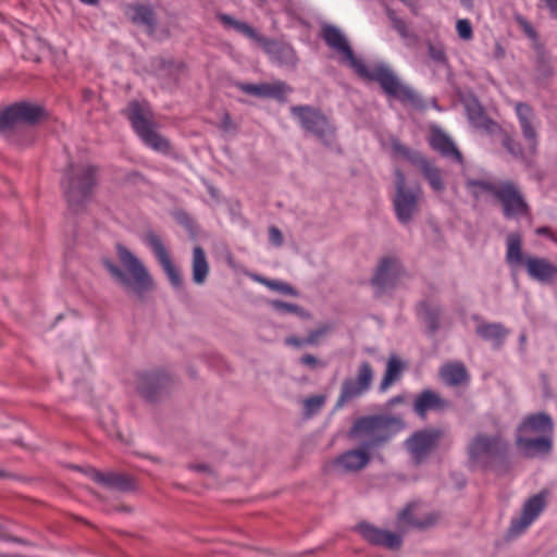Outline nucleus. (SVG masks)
<instances>
[{
    "label": "nucleus",
    "mask_w": 557,
    "mask_h": 557,
    "mask_svg": "<svg viewBox=\"0 0 557 557\" xmlns=\"http://www.w3.org/2000/svg\"><path fill=\"white\" fill-rule=\"evenodd\" d=\"M321 38L332 50L337 52L341 61L354 70L361 78L376 82L384 92L405 103H410L416 108L421 107V98L409 86L401 84L396 74L385 64H375L368 67L362 60L358 59L346 36L342 30L331 24H325L321 28Z\"/></svg>",
    "instance_id": "f257e3e1"
},
{
    "label": "nucleus",
    "mask_w": 557,
    "mask_h": 557,
    "mask_svg": "<svg viewBox=\"0 0 557 557\" xmlns=\"http://www.w3.org/2000/svg\"><path fill=\"white\" fill-rule=\"evenodd\" d=\"M215 17L224 28L233 29L257 44L272 62L286 67L297 65V53L288 42L265 37L248 23L238 21L230 14L219 12Z\"/></svg>",
    "instance_id": "f03ea898"
},
{
    "label": "nucleus",
    "mask_w": 557,
    "mask_h": 557,
    "mask_svg": "<svg viewBox=\"0 0 557 557\" xmlns=\"http://www.w3.org/2000/svg\"><path fill=\"white\" fill-rule=\"evenodd\" d=\"M405 429L404 420L398 416L373 414L358 418L349 430V437L371 451L387 443Z\"/></svg>",
    "instance_id": "7ed1b4c3"
},
{
    "label": "nucleus",
    "mask_w": 557,
    "mask_h": 557,
    "mask_svg": "<svg viewBox=\"0 0 557 557\" xmlns=\"http://www.w3.org/2000/svg\"><path fill=\"white\" fill-rule=\"evenodd\" d=\"M116 253L122 265L129 275L110 259H103L102 264L111 277L125 289L133 290L143 297L146 292L153 288V278L144 263L125 246L116 245Z\"/></svg>",
    "instance_id": "20e7f679"
},
{
    "label": "nucleus",
    "mask_w": 557,
    "mask_h": 557,
    "mask_svg": "<svg viewBox=\"0 0 557 557\" xmlns=\"http://www.w3.org/2000/svg\"><path fill=\"white\" fill-rule=\"evenodd\" d=\"M506 262L511 268L524 267L528 276L541 284L550 285L557 281V264L545 257L524 256L519 233H511L507 236Z\"/></svg>",
    "instance_id": "39448f33"
},
{
    "label": "nucleus",
    "mask_w": 557,
    "mask_h": 557,
    "mask_svg": "<svg viewBox=\"0 0 557 557\" xmlns=\"http://www.w3.org/2000/svg\"><path fill=\"white\" fill-rule=\"evenodd\" d=\"M125 114L134 132L147 147L163 154L170 153L171 144L156 131L152 112L147 103L132 101Z\"/></svg>",
    "instance_id": "423d86ee"
},
{
    "label": "nucleus",
    "mask_w": 557,
    "mask_h": 557,
    "mask_svg": "<svg viewBox=\"0 0 557 557\" xmlns=\"http://www.w3.org/2000/svg\"><path fill=\"white\" fill-rule=\"evenodd\" d=\"M98 169L91 164H69L62 180V187L72 208L81 206L97 184Z\"/></svg>",
    "instance_id": "0eeeda50"
},
{
    "label": "nucleus",
    "mask_w": 557,
    "mask_h": 557,
    "mask_svg": "<svg viewBox=\"0 0 557 557\" xmlns=\"http://www.w3.org/2000/svg\"><path fill=\"white\" fill-rule=\"evenodd\" d=\"M47 117L41 104L20 101L0 110V135L10 138L21 125L32 126Z\"/></svg>",
    "instance_id": "6e6552de"
},
{
    "label": "nucleus",
    "mask_w": 557,
    "mask_h": 557,
    "mask_svg": "<svg viewBox=\"0 0 557 557\" xmlns=\"http://www.w3.org/2000/svg\"><path fill=\"white\" fill-rule=\"evenodd\" d=\"M469 463L472 468L485 469L496 458H503L508 453V444L500 435L476 434L469 443Z\"/></svg>",
    "instance_id": "1a4fd4ad"
},
{
    "label": "nucleus",
    "mask_w": 557,
    "mask_h": 557,
    "mask_svg": "<svg viewBox=\"0 0 557 557\" xmlns=\"http://www.w3.org/2000/svg\"><path fill=\"white\" fill-rule=\"evenodd\" d=\"M395 196L393 198L394 211L401 224H408L420 211L422 189L417 186L409 188L406 185V176L399 169L395 170Z\"/></svg>",
    "instance_id": "9d476101"
},
{
    "label": "nucleus",
    "mask_w": 557,
    "mask_h": 557,
    "mask_svg": "<svg viewBox=\"0 0 557 557\" xmlns=\"http://www.w3.org/2000/svg\"><path fill=\"white\" fill-rule=\"evenodd\" d=\"M391 146L395 156H400L412 165L419 168L424 180L433 191L441 194L446 185L442 175V170L433 161L425 158L420 151L403 145L397 138L391 139Z\"/></svg>",
    "instance_id": "9b49d317"
},
{
    "label": "nucleus",
    "mask_w": 557,
    "mask_h": 557,
    "mask_svg": "<svg viewBox=\"0 0 557 557\" xmlns=\"http://www.w3.org/2000/svg\"><path fill=\"white\" fill-rule=\"evenodd\" d=\"M290 114L307 133L317 137L324 145H330L334 139L335 128L320 109L307 104L293 106Z\"/></svg>",
    "instance_id": "f8f14e48"
},
{
    "label": "nucleus",
    "mask_w": 557,
    "mask_h": 557,
    "mask_svg": "<svg viewBox=\"0 0 557 557\" xmlns=\"http://www.w3.org/2000/svg\"><path fill=\"white\" fill-rule=\"evenodd\" d=\"M372 380V367L368 361H364L359 366L356 377H346L343 381L335 409H341L347 403L361 397L370 389Z\"/></svg>",
    "instance_id": "ddd939ff"
},
{
    "label": "nucleus",
    "mask_w": 557,
    "mask_h": 557,
    "mask_svg": "<svg viewBox=\"0 0 557 557\" xmlns=\"http://www.w3.org/2000/svg\"><path fill=\"white\" fill-rule=\"evenodd\" d=\"M496 200L500 203L503 215L506 219H516L530 214V207L522 191L510 180L500 181V189Z\"/></svg>",
    "instance_id": "4468645a"
},
{
    "label": "nucleus",
    "mask_w": 557,
    "mask_h": 557,
    "mask_svg": "<svg viewBox=\"0 0 557 557\" xmlns=\"http://www.w3.org/2000/svg\"><path fill=\"white\" fill-rule=\"evenodd\" d=\"M144 243L150 248L154 258L164 271L171 286L175 289L183 287V276L180 269L174 264L166 247L164 246L161 237L152 231H149L144 236Z\"/></svg>",
    "instance_id": "2eb2a0df"
},
{
    "label": "nucleus",
    "mask_w": 557,
    "mask_h": 557,
    "mask_svg": "<svg viewBox=\"0 0 557 557\" xmlns=\"http://www.w3.org/2000/svg\"><path fill=\"white\" fill-rule=\"evenodd\" d=\"M444 435L441 429H425L414 432L409 436L405 446L413 462L420 465L426 460L430 454L436 448L438 441Z\"/></svg>",
    "instance_id": "dca6fc26"
},
{
    "label": "nucleus",
    "mask_w": 557,
    "mask_h": 557,
    "mask_svg": "<svg viewBox=\"0 0 557 557\" xmlns=\"http://www.w3.org/2000/svg\"><path fill=\"white\" fill-rule=\"evenodd\" d=\"M547 492L542 491L523 504L521 513L517 518H512L509 525V534L511 536H518L522 534L541 515L546 505Z\"/></svg>",
    "instance_id": "f3484780"
},
{
    "label": "nucleus",
    "mask_w": 557,
    "mask_h": 557,
    "mask_svg": "<svg viewBox=\"0 0 557 557\" xmlns=\"http://www.w3.org/2000/svg\"><path fill=\"white\" fill-rule=\"evenodd\" d=\"M404 273V269L397 258L384 257L380 260L375 273L371 278V285L376 294L395 287L398 277Z\"/></svg>",
    "instance_id": "a211bd4d"
},
{
    "label": "nucleus",
    "mask_w": 557,
    "mask_h": 557,
    "mask_svg": "<svg viewBox=\"0 0 557 557\" xmlns=\"http://www.w3.org/2000/svg\"><path fill=\"white\" fill-rule=\"evenodd\" d=\"M170 384L171 377L164 371L144 372L137 376V389L149 401L157 400Z\"/></svg>",
    "instance_id": "6ab92c4d"
},
{
    "label": "nucleus",
    "mask_w": 557,
    "mask_h": 557,
    "mask_svg": "<svg viewBox=\"0 0 557 557\" xmlns=\"http://www.w3.org/2000/svg\"><path fill=\"white\" fill-rule=\"evenodd\" d=\"M355 530L370 544L388 549H398L403 545L400 534L376 528L368 522H360Z\"/></svg>",
    "instance_id": "aec40b11"
},
{
    "label": "nucleus",
    "mask_w": 557,
    "mask_h": 557,
    "mask_svg": "<svg viewBox=\"0 0 557 557\" xmlns=\"http://www.w3.org/2000/svg\"><path fill=\"white\" fill-rule=\"evenodd\" d=\"M235 87L246 95L262 99H275L277 101H285L286 95L292 91V88L282 81H276L272 84H249L237 82L235 83Z\"/></svg>",
    "instance_id": "412c9836"
},
{
    "label": "nucleus",
    "mask_w": 557,
    "mask_h": 557,
    "mask_svg": "<svg viewBox=\"0 0 557 557\" xmlns=\"http://www.w3.org/2000/svg\"><path fill=\"white\" fill-rule=\"evenodd\" d=\"M513 109L528 148L531 152H535L539 144L535 112L527 102H516Z\"/></svg>",
    "instance_id": "4be33fe9"
},
{
    "label": "nucleus",
    "mask_w": 557,
    "mask_h": 557,
    "mask_svg": "<svg viewBox=\"0 0 557 557\" xmlns=\"http://www.w3.org/2000/svg\"><path fill=\"white\" fill-rule=\"evenodd\" d=\"M370 460V451L360 445L337 456L333 460V467L342 473H356L364 469Z\"/></svg>",
    "instance_id": "5701e85b"
},
{
    "label": "nucleus",
    "mask_w": 557,
    "mask_h": 557,
    "mask_svg": "<svg viewBox=\"0 0 557 557\" xmlns=\"http://www.w3.org/2000/svg\"><path fill=\"white\" fill-rule=\"evenodd\" d=\"M516 446L527 458H536L548 455L553 449L552 435L531 438L525 434H517Z\"/></svg>",
    "instance_id": "b1692460"
},
{
    "label": "nucleus",
    "mask_w": 557,
    "mask_h": 557,
    "mask_svg": "<svg viewBox=\"0 0 557 557\" xmlns=\"http://www.w3.org/2000/svg\"><path fill=\"white\" fill-rule=\"evenodd\" d=\"M418 507L417 503H411L400 510L397 516L398 524L421 530L433 527L438 520V516L435 512L420 515L417 512Z\"/></svg>",
    "instance_id": "393cba45"
},
{
    "label": "nucleus",
    "mask_w": 557,
    "mask_h": 557,
    "mask_svg": "<svg viewBox=\"0 0 557 557\" xmlns=\"http://www.w3.org/2000/svg\"><path fill=\"white\" fill-rule=\"evenodd\" d=\"M428 141L430 147L442 157L449 158L457 163L463 162V157L453 139L441 128L432 127Z\"/></svg>",
    "instance_id": "a878e982"
},
{
    "label": "nucleus",
    "mask_w": 557,
    "mask_h": 557,
    "mask_svg": "<svg viewBox=\"0 0 557 557\" xmlns=\"http://www.w3.org/2000/svg\"><path fill=\"white\" fill-rule=\"evenodd\" d=\"M450 407V401L442 398L436 392L426 388L417 395L413 401L414 412L424 419L429 411H445Z\"/></svg>",
    "instance_id": "bb28decb"
},
{
    "label": "nucleus",
    "mask_w": 557,
    "mask_h": 557,
    "mask_svg": "<svg viewBox=\"0 0 557 557\" xmlns=\"http://www.w3.org/2000/svg\"><path fill=\"white\" fill-rule=\"evenodd\" d=\"M126 14L134 24L145 26L149 35L154 33L157 17L151 5L144 3L129 4Z\"/></svg>",
    "instance_id": "cd10ccee"
},
{
    "label": "nucleus",
    "mask_w": 557,
    "mask_h": 557,
    "mask_svg": "<svg viewBox=\"0 0 557 557\" xmlns=\"http://www.w3.org/2000/svg\"><path fill=\"white\" fill-rule=\"evenodd\" d=\"M554 423L552 418L544 412L534 413L525 417L518 426V434L542 433L552 435Z\"/></svg>",
    "instance_id": "c85d7f7f"
},
{
    "label": "nucleus",
    "mask_w": 557,
    "mask_h": 557,
    "mask_svg": "<svg viewBox=\"0 0 557 557\" xmlns=\"http://www.w3.org/2000/svg\"><path fill=\"white\" fill-rule=\"evenodd\" d=\"M91 479L97 482L98 484H101L110 490H116L120 492H128L134 488V482L131 476L123 474V473H116V472H109L103 473L97 470L91 471Z\"/></svg>",
    "instance_id": "c756f323"
},
{
    "label": "nucleus",
    "mask_w": 557,
    "mask_h": 557,
    "mask_svg": "<svg viewBox=\"0 0 557 557\" xmlns=\"http://www.w3.org/2000/svg\"><path fill=\"white\" fill-rule=\"evenodd\" d=\"M440 376L448 386H458L469 381V374L461 362H449L441 367Z\"/></svg>",
    "instance_id": "7c9ffc66"
},
{
    "label": "nucleus",
    "mask_w": 557,
    "mask_h": 557,
    "mask_svg": "<svg viewBox=\"0 0 557 557\" xmlns=\"http://www.w3.org/2000/svg\"><path fill=\"white\" fill-rule=\"evenodd\" d=\"M466 111L469 121L474 127L483 128L487 132H493L499 127L497 123L485 115L483 108L476 101L469 102L466 106Z\"/></svg>",
    "instance_id": "2f4dec72"
},
{
    "label": "nucleus",
    "mask_w": 557,
    "mask_h": 557,
    "mask_svg": "<svg viewBox=\"0 0 557 557\" xmlns=\"http://www.w3.org/2000/svg\"><path fill=\"white\" fill-rule=\"evenodd\" d=\"M466 188L474 199H480L483 194L491 195L496 199L500 189V181L493 182L488 180L467 178Z\"/></svg>",
    "instance_id": "473e14b6"
},
{
    "label": "nucleus",
    "mask_w": 557,
    "mask_h": 557,
    "mask_svg": "<svg viewBox=\"0 0 557 557\" xmlns=\"http://www.w3.org/2000/svg\"><path fill=\"white\" fill-rule=\"evenodd\" d=\"M466 188L474 199H480L483 194L491 195L496 199L500 189V181L493 182L488 180L467 178Z\"/></svg>",
    "instance_id": "72a5a7b5"
},
{
    "label": "nucleus",
    "mask_w": 557,
    "mask_h": 557,
    "mask_svg": "<svg viewBox=\"0 0 557 557\" xmlns=\"http://www.w3.org/2000/svg\"><path fill=\"white\" fill-rule=\"evenodd\" d=\"M475 333L484 341H494L500 346L509 331L502 323L483 322L476 326Z\"/></svg>",
    "instance_id": "f704fd0d"
},
{
    "label": "nucleus",
    "mask_w": 557,
    "mask_h": 557,
    "mask_svg": "<svg viewBox=\"0 0 557 557\" xmlns=\"http://www.w3.org/2000/svg\"><path fill=\"white\" fill-rule=\"evenodd\" d=\"M193 281L201 285L206 282L207 276L209 274V264L207 261V257L205 250L197 246L193 250Z\"/></svg>",
    "instance_id": "c9c22d12"
},
{
    "label": "nucleus",
    "mask_w": 557,
    "mask_h": 557,
    "mask_svg": "<svg viewBox=\"0 0 557 557\" xmlns=\"http://www.w3.org/2000/svg\"><path fill=\"white\" fill-rule=\"evenodd\" d=\"M405 369L404 362L396 356L388 358L384 376L380 383V391L385 392L394 382H396Z\"/></svg>",
    "instance_id": "e433bc0d"
},
{
    "label": "nucleus",
    "mask_w": 557,
    "mask_h": 557,
    "mask_svg": "<svg viewBox=\"0 0 557 557\" xmlns=\"http://www.w3.org/2000/svg\"><path fill=\"white\" fill-rule=\"evenodd\" d=\"M418 314L423 323L428 325L431 334H434L440 329L441 309L438 307L421 301L418 305Z\"/></svg>",
    "instance_id": "4c0bfd02"
},
{
    "label": "nucleus",
    "mask_w": 557,
    "mask_h": 557,
    "mask_svg": "<svg viewBox=\"0 0 557 557\" xmlns=\"http://www.w3.org/2000/svg\"><path fill=\"white\" fill-rule=\"evenodd\" d=\"M426 46L428 54L433 62H435L438 65H447L448 59L443 44H433L431 41H428Z\"/></svg>",
    "instance_id": "58836bf2"
},
{
    "label": "nucleus",
    "mask_w": 557,
    "mask_h": 557,
    "mask_svg": "<svg viewBox=\"0 0 557 557\" xmlns=\"http://www.w3.org/2000/svg\"><path fill=\"white\" fill-rule=\"evenodd\" d=\"M325 403V397L322 395L311 396L304 400L305 413L310 417L318 413Z\"/></svg>",
    "instance_id": "ea45409f"
},
{
    "label": "nucleus",
    "mask_w": 557,
    "mask_h": 557,
    "mask_svg": "<svg viewBox=\"0 0 557 557\" xmlns=\"http://www.w3.org/2000/svg\"><path fill=\"white\" fill-rule=\"evenodd\" d=\"M504 148L515 158L523 157V148L512 136L505 134L503 137Z\"/></svg>",
    "instance_id": "a19ab883"
},
{
    "label": "nucleus",
    "mask_w": 557,
    "mask_h": 557,
    "mask_svg": "<svg viewBox=\"0 0 557 557\" xmlns=\"http://www.w3.org/2000/svg\"><path fill=\"white\" fill-rule=\"evenodd\" d=\"M456 30L458 36L463 40H470L473 37L472 25L469 20L461 18L456 23Z\"/></svg>",
    "instance_id": "79ce46f5"
},
{
    "label": "nucleus",
    "mask_w": 557,
    "mask_h": 557,
    "mask_svg": "<svg viewBox=\"0 0 557 557\" xmlns=\"http://www.w3.org/2000/svg\"><path fill=\"white\" fill-rule=\"evenodd\" d=\"M516 21L527 37H529L532 40H537V38H539L537 32L535 30V28L532 26V24L527 18L519 15L516 17Z\"/></svg>",
    "instance_id": "37998d69"
},
{
    "label": "nucleus",
    "mask_w": 557,
    "mask_h": 557,
    "mask_svg": "<svg viewBox=\"0 0 557 557\" xmlns=\"http://www.w3.org/2000/svg\"><path fill=\"white\" fill-rule=\"evenodd\" d=\"M331 331L330 325H322L315 330L309 332L308 336L305 338L308 345H314L318 343L319 338L325 335Z\"/></svg>",
    "instance_id": "c03bdc74"
},
{
    "label": "nucleus",
    "mask_w": 557,
    "mask_h": 557,
    "mask_svg": "<svg viewBox=\"0 0 557 557\" xmlns=\"http://www.w3.org/2000/svg\"><path fill=\"white\" fill-rule=\"evenodd\" d=\"M393 26L395 28V30L404 38V39H407V38H413L416 39V35L410 33L408 27H407V24L404 20L401 18H398V17H395L393 18Z\"/></svg>",
    "instance_id": "a18cd8bd"
},
{
    "label": "nucleus",
    "mask_w": 557,
    "mask_h": 557,
    "mask_svg": "<svg viewBox=\"0 0 557 557\" xmlns=\"http://www.w3.org/2000/svg\"><path fill=\"white\" fill-rule=\"evenodd\" d=\"M272 306L277 311L284 312V313H299L300 307L294 304H288L281 300H275L272 302Z\"/></svg>",
    "instance_id": "49530a36"
},
{
    "label": "nucleus",
    "mask_w": 557,
    "mask_h": 557,
    "mask_svg": "<svg viewBox=\"0 0 557 557\" xmlns=\"http://www.w3.org/2000/svg\"><path fill=\"white\" fill-rule=\"evenodd\" d=\"M269 240L275 246L283 245V234L276 226L269 227Z\"/></svg>",
    "instance_id": "de8ad7c7"
},
{
    "label": "nucleus",
    "mask_w": 557,
    "mask_h": 557,
    "mask_svg": "<svg viewBox=\"0 0 557 557\" xmlns=\"http://www.w3.org/2000/svg\"><path fill=\"white\" fill-rule=\"evenodd\" d=\"M544 3L545 8L548 10V13L552 18L557 20V0H540Z\"/></svg>",
    "instance_id": "09e8293b"
},
{
    "label": "nucleus",
    "mask_w": 557,
    "mask_h": 557,
    "mask_svg": "<svg viewBox=\"0 0 557 557\" xmlns=\"http://www.w3.org/2000/svg\"><path fill=\"white\" fill-rule=\"evenodd\" d=\"M535 233L540 236H546L550 240L557 243V236L553 233V231L547 226H540L535 230Z\"/></svg>",
    "instance_id": "8fccbe9b"
},
{
    "label": "nucleus",
    "mask_w": 557,
    "mask_h": 557,
    "mask_svg": "<svg viewBox=\"0 0 557 557\" xmlns=\"http://www.w3.org/2000/svg\"><path fill=\"white\" fill-rule=\"evenodd\" d=\"M271 285L273 287H275L277 290L283 292L285 294H292V295L295 294L294 288L286 283L275 282V283H272Z\"/></svg>",
    "instance_id": "3c124183"
},
{
    "label": "nucleus",
    "mask_w": 557,
    "mask_h": 557,
    "mask_svg": "<svg viewBox=\"0 0 557 557\" xmlns=\"http://www.w3.org/2000/svg\"><path fill=\"white\" fill-rule=\"evenodd\" d=\"M301 363L310 368H314L318 364V359L312 355H305L300 359Z\"/></svg>",
    "instance_id": "603ef678"
},
{
    "label": "nucleus",
    "mask_w": 557,
    "mask_h": 557,
    "mask_svg": "<svg viewBox=\"0 0 557 557\" xmlns=\"http://www.w3.org/2000/svg\"><path fill=\"white\" fill-rule=\"evenodd\" d=\"M285 343L287 345H292V346H295V347H301L304 345H308L307 342H305V338H298V337H295V336L287 337L285 339Z\"/></svg>",
    "instance_id": "864d4df0"
},
{
    "label": "nucleus",
    "mask_w": 557,
    "mask_h": 557,
    "mask_svg": "<svg viewBox=\"0 0 557 557\" xmlns=\"http://www.w3.org/2000/svg\"><path fill=\"white\" fill-rule=\"evenodd\" d=\"M79 1L87 5H96L99 3V0H79Z\"/></svg>",
    "instance_id": "5fc2aeb1"
},
{
    "label": "nucleus",
    "mask_w": 557,
    "mask_h": 557,
    "mask_svg": "<svg viewBox=\"0 0 557 557\" xmlns=\"http://www.w3.org/2000/svg\"><path fill=\"white\" fill-rule=\"evenodd\" d=\"M401 401H403V397H401V396H395V397H393V398L389 400V403H391L392 405H394V404H398V403H401Z\"/></svg>",
    "instance_id": "6e6d98bb"
},
{
    "label": "nucleus",
    "mask_w": 557,
    "mask_h": 557,
    "mask_svg": "<svg viewBox=\"0 0 557 557\" xmlns=\"http://www.w3.org/2000/svg\"><path fill=\"white\" fill-rule=\"evenodd\" d=\"M225 121H230V115L228 114L225 115Z\"/></svg>",
    "instance_id": "4d7b16f0"
},
{
    "label": "nucleus",
    "mask_w": 557,
    "mask_h": 557,
    "mask_svg": "<svg viewBox=\"0 0 557 557\" xmlns=\"http://www.w3.org/2000/svg\"><path fill=\"white\" fill-rule=\"evenodd\" d=\"M4 475V471L0 470V476Z\"/></svg>",
    "instance_id": "13d9d810"
}]
</instances>
